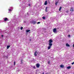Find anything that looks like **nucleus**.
I'll use <instances>...</instances> for the list:
<instances>
[{
  "label": "nucleus",
  "instance_id": "obj_1",
  "mask_svg": "<svg viewBox=\"0 0 74 74\" xmlns=\"http://www.w3.org/2000/svg\"><path fill=\"white\" fill-rule=\"evenodd\" d=\"M49 46L48 47V49H51V46H52V44H49Z\"/></svg>",
  "mask_w": 74,
  "mask_h": 74
},
{
  "label": "nucleus",
  "instance_id": "obj_2",
  "mask_svg": "<svg viewBox=\"0 0 74 74\" xmlns=\"http://www.w3.org/2000/svg\"><path fill=\"white\" fill-rule=\"evenodd\" d=\"M49 44H51L52 45L53 44L52 43V42H53V40H52V39H50L49 40Z\"/></svg>",
  "mask_w": 74,
  "mask_h": 74
},
{
  "label": "nucleus",
  "instance_id": "obj_3",
  "mask_svg": "<svg viewBox=\"0 0 74 74\" xmlns=\"http://www.w3.org/2000/svg\"><path fill=\"white\" fill-rule=\"evenodd\" d=\"M53 33H56V32H57L56 28H54L53 30Z\"/></svg>",
  "mask_w": 74,
  "mask_h": 74
},
{
  "label": "nucleus",
  "instance_id": "obj_4",
  "mask_svg": "<svg viewBox=\"0 0 74 74\" xmlns=\"http://www.w3.org/2000/svg\"><path fill=\"white\" fill-rule=\"evenodd\" d=\"M36 66L37 68H39V67L40 66V64H39V63H37L36 64Z\"/></svg>",
  "mask_w": 74,
  "mask_h": 74
},
{
  "label": "nucleus",
  "instance_id": "obj_5",
  "mask_svg": "<svg viewBox=\"0 0 74 74\" xmlns=\"http://www.w3.org/2000/svg\"><path fill=\"white\" fill-rule=\"evenodd\" d=\"M37 53H38L37 52V51H36L34 53V56H36L37 55Z\"/></svg>",
  "mask_w": 74,
  "mask_h": 74
},
{
  "label": "nucleus",
  "instance_id": "obj_6",
  "mask_svg": "<svg viewBox=\"0 0 74 74\" xmlns=\"http://www.w3.org/2000/svg\"><path fill=\"white\" fill-rule=\"evenodd\" d=\"M32 23L34 24V25H36V21H32Z\"/></svg>",
  "mask_w": 74,
  "mask_h": 74
},
{
  "label": "nucleus",
  "instance_id": "obj_7",
  "mask_svg": "<svg viewBox=\"0 0 74 74\" xmlns=\"http://www.w3.org/2000/svg\"><path fill=\"white\" fill-rule=\"evenodd\" d=\"M70 11H73L74 10H73V7H71V9L70 10Z\"/></svg>",
  "mask_w": 74,
  "mask_h": 74
},
{
  "label": "nucleus",
  "instance_id": "obj_8",
  "mask_svg": "<svg viewBox=\"0 0 74 74\" xmlns=\"http://www.w3.org/2000/svg\"><path fill=\"white\" fill-rule=\"evenodd\" d=\"M4 21H8V19L7 18H5L4 19Z\"/></svg>",
  "mask_w": 74,
  "mask_h": 74
},
{
  "label": "nucleus",
  "instance_id": "obj_9",
  "mask_svg": "<svg viewBox=\"0 0 74 74\" xmlns=\"http://www.w3.org/2000/svg\"><path fill=\"white\" fill-rule=\"evenodd\" d=\"M47 1H46L44 5H47Z\"/></svg>",
  "mask_w": 74,
  "mask_h": 74
},
{
  "label": "nucleus",
  "instance_id": "obj_10",
  "mask_svg": "<svg viewBox=\"0 0 74 74\" xmlns=\"http://www.w3.org/2000/svg\"><path fill=\"white\" fill-rule=\"evenodd\" d=\"M60 67L61 68H63L64 67V66H63V65L61 64L60 65Z\"/></svg>",
  "mask_w": 74,
  "mask_h": 74
},
{
  "label": "nucleus",
  "instance_id": "obj_11",
  "mask_svg": "<svg viewBox=\"0 0 74 74\" xmlns=\"http://www.w3.org/2000/svg\"><path fill=\"white\" fill-rule=\"evenodd\" d=\"M47 8H48V7H46L45 9V11L47 12H48V10H47Z\"/></svg>",
  "mask_w": 74,
  "mask_h": 74
},
{
  "label": "nucleus",
  "instance_id": "obj_12",
  "mask_svg": "<svg viewBox=\"0 0 74 74\" xmlns=\"http://www.w3.org/2000/svg\"><path fill=\"white\" fill-rule=\"evenodd\" d=\"M23 60H21V64H23Z\"/></svg>",
  "mask_w": 74,
  "mask_h": 74
},
{
  "label": "nucleus",
  "instance_id": "obj_13",
  "mask_svg": "<svg viewBox=\"0 0 74 74\" xmlns=\"http://www.w3.org/2000/svg\"><path fill=\"white\" fill-rule=\"evenodd\" d=\"M61 9H62V7L60 6V8H59V11H61Z\"/></svg>",
  "mask_w": 74,
  "mask_h": 74
},
{
  "label": "nucleus",
  "instance_id": "obj_14",
  "mask_svg": "<svg viewBox=\"0 0 74 74\" xmlns=\"http://www.w3.org/2000/svg\"><path fill=\"white\" fill-rule=\"evenodd\" d=\"M71 66H69L67 67V69H71Z\"/></svg>",
  "mask_w": 74,
  "mask_h": 74
},
{
  "label": "nucleus",
  "instance_id": "obj_15",
  "mask_svg": "<svg viewBox=\"0 0 74 74\" xmlns=\"http://www.w3.org/2000/svg\"><path fill=\"white\" fill-rule=\"evenodd\" d=\"M26 32H30V30H26Z\"/></svg>",
  "mask_w": 74,
  "mask_h": 74
},
{
  "label": "nucleus",
  "instance_id": "obj_16",
  "mask_svg": "<svg viewBox=\"0 0 74 74\" xmlns=\"http://www.w3.org/2000/svg\"><path fill=\"white\" fill-rule=\"evenodd\" d=\"M66 47H70V45H69L67 43H66Z\"/></svg>",
  "mask_w": 74,
  "mask_h": 74
},
{
  "label": "nucleus",
  "instance_id": "obj_17",
  "mask_svg": "<svg viewBox=\"0 0 74 74\" xmlns=\"http://www.w3.org/2000/svg\"><path fill=\"white\" fill-rule=\"evenodd\" d=\"M10 47V46H7V49H8Z\"/></svg>",
  "mask_w": 74,
  "mask_h": 74
},
{
  "label": "nucleus",
  "instance_id": "obj_18",
  "mask_svg": "<svg viewBox=\"0 0 74 74\" xmlns=\"http://www.w3.org/2000/svg\"><path fill=\"white\" fill-rule=\"evenodd\" d=\"M42 18L43 19H46V18H45V17H44V16H43L42 17Z\"/></svg>",
  "mask_w": 74,
  "mask_h": 74
},
{
  "label": "nucleus",
  "instance_id": "obj_19",
  "mask_svg": "<svg viewBox=\"0 0 74 74\" xmlns=\"http://www.w3.org/2000/svg\"><path fill=\"white\" fill-rule=\"evenodd\" d=\"M57 4H58V2H57L55 3V5H57Z\"/></svg>",
  "mask_w": 74,
  "mask_h": 74
},
{
  "label": "nucleus",
  "instance_id": "obj_20",
  "mask_svg": "<svg viewBox=\"0 0 74 74\" xmlns=\"http://www.w3.org/2000/svg\"><path fill=\"white\" fill-rule=\"evenodd\" d=\"M23 29V27H21V30H22Z\"/></svg>",
  "mask_w": 74,
  "mask_h": 74
},
{
  "label": "nucleus",
  "instance_id": "obj_21",
  "mask_svg": "<svg viewBox=\"0 0 74 74\" xmlns=\"http://www.w3.org/2000/svg\"><path fill=\"white\" fill-rule=\"evenodd\" d=\"M15 63H16V62H15V61H14V66L15 65Z\"/></svg>",
  "mask_w": 74,
  "mask_h": 74
},
{
  "label": "nucleus",
  "instance_id": "obj_22",
  "mask_svg": "<svg viewBox=\"0 0 74 74\" xmlns=\"http://www.w3.org/2000/svg\"><path fill=\"white\" fill-rule=\"evenodd\" d=\"M68 37H69V38L70 37V35H68Z\"/></svg>",
  "mask_w": 74,
  "mask_h": 74
},
{
  "label": "nucleus",
  "instance_id": "obj_23",
  "mask_svg": "<svg viewBox=\"0 0 74 74\" xmlns=\"http://www.w3.org/2000/svg\"><path fill=\"white\" fill-rule=\"evenodd\" d=\"M33 68L34 69H36V67H35V66H33Z\"/></svg>",
  "mask_w": 74,
  "mask_h": 74
},
{
  "label": "nucleus",
  "instance_id": "obj_24",
  "mask_svg": "<svg viewBox=\"0 0 74 74\" xmlns=\"http://www.w3.org/2000/svg\"><path fill=\"white\" fill-rule=\"evenodd\" d=\"M50 61H48V64H50Z\"/></svg>",
  "mask_w": 74,
  "mask_h": 74
},
{
  "label": "nucleus",
  "instance_id": "obj_25",
  "mask_svg": "<svg viewBox=\"0 0 74 74\" xmlns=\"http://www.w3.org/2000/svg\"><path fill=\"white\" fill-rule=\"evenodd\" d=\"M74 64V62H73V63H72L71 64H72V65H73V64Z\"/></svg>",
  "mask_w": 74,
  "mask_h": 74
},
{
  "label": "nucleus",
  "instance_id": "obj_26",
  "mask_svg": "<svg viewBox=\"0 0 74 74\" xmlns=\"http://www.w3.org/2000/svg\"><path fill=\"white\" fill-rule=\"evenodd\" d=\"M40 22H38L37 23V24H40Z\"/></svg>",
  "mask_w": 74,
  "mask_h": 74
},
{
  "label": "nucleus",
  "instance_id": "obj_27",
  "mask_svg": "<svg viewBox=\"0 0 74 74\" xmlns=\"http://www.w3.org/2000/svg\"><path fill=\"white\" fill-rule=\"evenodd\" d=\"M11 11V10L10 9H9V11Z\"/></svg>",
  "mask_w": 74,
  "mask_h": 74
},
{
  "label": "nucleus",
  "instance_id": "obj_28",
  "mask_svg": "<svg viewBox=\"0 0 74 74\" xmlns=\"http://www.w3.org/2000/svg\"><path fill=\"white\" fill-rule=\"evenodd\" d=\"M1 37H3V35H1Z\"/></svg>",
  "mask_w": 74,
  "mask_h": 74
},
{
  "label": "nucleus",
  "instance_id": "obj_29",
  "mask_svg": "<svg viewBox=\"0 0 74 74\" xmlns=\"http://www.w3.org/2000/svg\"><path fill=\"white\" fill-rule=\"evenodd\" d=\"M68 12H69V11L68 10L66 11V12H67V13Z\"/></svg>",
  "mask_w": 74,
  "mask_h": 74
},
{
  "label": "nucleus",
  "instance_id": "obj_30",
  "mask_svg": "<svg viewBox=\"0 0 74 74\" xmlns=\"http://www.w3.org/2000/svg\"><path fill=\"white\" fill-rule=\"evenodd\" d=\"M30 4H29L28 5V6H30Z\"/></svg>",
  "mask_w": 74,
  "mask_h": 74
},
{
  "label": "nucleus",
  "instance_id": "obj_31",
  "mask_svg": "<svg viewBox=\"0 0 74 74\" xmlns=\"http://www.w3.org/2000/svg\"><path fill=\"white\" fill-rule=\"evenodd\" d=\"M29 41H31V39H29Z\"/></svg>",
  "mask_w": 74,
  "mask_h": 74
},
{
  "label": "nucleus",
  "instance_id": "obj_32",
  "mask_svg": "<svg viewBox=\"0 0 74 74\" xmlns=\"http://www.w3.org/2000/svg\"><path fill=\"white\" fill-rule=\"evenodd\" d=\"M73 47H74V44L73 45Z\"/></svg>",
  "mask_w": 74,
  "mask_h": 74
},
{
  "label": "nucleus",
  "instance_id": "obj_33",
  "mask_svg": "<svg viewBox=\"0 0 74 74\" xmlns=\"http://www.w3.org/2000/svg\"><path fill=\"white\" fill-rule=\"evenodd\" d=\"M42 74H44V72Z\"/></svg>",
  "mask_w": 74,
  "mask_h": 74
}]
</instances>
